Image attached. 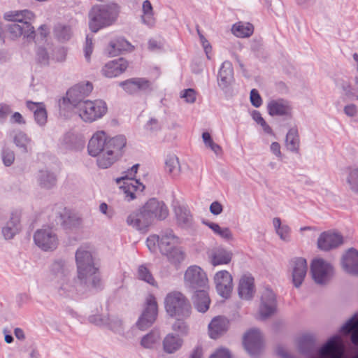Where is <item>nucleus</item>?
Instances as JSON below:
<instances>
[{
  "mask_svg": "<svg viewBox=\"0 0 358 358\" xmlns=\"http://www.w3.org/2000/svg\"><path fill=\"white\" fill-rule=\"evenodd\" d=\"M161 128L159 121L156 118H150L145 124V129L150 131H155Z\"/></svg>",
  "mask_w": 358,
  "mask_h": 358,
  "instance_id": "59",
  "label": "nucleus"
},
{
  "mask_svg": "<svg viewBox=\"0 0 358 358\" xmlns=\"http://www.w3.org/2000/svg\"><path fill=\"white\" fill-rule=\"evenodd\" d=\"M126 145V138L123 136H117L107 140L106 150L108 155H113L117 157L121 150Z\"/></svg>",
  "mask_w": 358,
  "mask_h": 358,
  "instance_id": "30",
  "label": "nucleus"
},
{
  "mask_svg": "<svg viewBox=\"0 0 358 358\" xmlns=\"http://www.w3.org/2000/svg\"><path fill=\"white\" fill-rule=\"evenodd\" d=\"M254 120L259 124L262 126L264 130L267 133H271V129L270 127L266 123L264 118L261 116V114L258 112H256L253 114Z\"/></svg>",
  "mask_w": 358,
  "mask_h": 358,
  "instance_id": "58",
  "label": "nucleus"
},
{
  "mask_svg": "<svg viewBox=\"0 0 358 358\" xmlns=\"http://www.w3.org/2000/svg\"><path fill=\"white\" fill-rule=\"evenodd\" d=\"M97 159V164L102 169L109 167L115 162L116 157L113 155H108L107 150L100 153Z\"/></svg>",
  "mask_w": 358,
  "mask_h": 358,
  "instance_id": "47",
  "label": "nucleus"
},
{
  "mask_svg": "<svg viewBox=\"0 0 358 358\" xmlns=\"http://www.w3.org/2000/svg\"><path fill=\"white\" fill-rule=\"evenodd\" d=\"M231 31L237 37L246 38L252 34L254 31V27L250 23L239 22L233 25Z\"/></svg>",
  "mask_w": 358,
  "mask_h": 358,
  "instance_id": "37",
  "label": "nucleus"
},
{
  "mask_svg": "<svg viewBox=\"0 0 358 358\" xmlns=\"http://www.w3.org/2000/svg\"><path fill=\"white\" fill-rule=\"evenodd\" d=\"M3 17L7 21L14 22L8 27L10 36L16 38L24 36L29 38L34 34V28L31 25V21L35 18V15L30 10H11L6 12Z\"/></svg>",
  "mask_w": 358,
  "mask_h": 358,
  "instance_id": "1",
  "label": "nucleus"
},
{
  "mask_svg": "<svg viewBox=\"0 0 358 358\" xmlns=\"http://www.w3.org/2000/svg\"><path fill=\"white\" fill-rule=\"evenodd\" d=\"M150 218L154 220H163L169 215V210L164 201L152 198L148 200L143 205Z\"/></svg>",
  "mask_w": 358,
  "mask_h": 358,
  "instance_id": "15",
  "label": "nucleus"
},
{
  "mask_svg": "<svg viewBox=\"0 0 358 358\" xmlns=\"http://www.w3.org/2000/svg\"><path fill=\"white\" fill-rule=\"evenodd\" d=\"M208 227L217 235L227 240H231L232 234L229 228H222L216 223H210Z\"/></svg>",
  "mask_w": 358,
  "mask_h": 358,
  "instance_id": "50",
  "label": "nucleus"
},
{
  "mask_svg": "<svg viewBox=\"0 0 358 358\" xmlns=\"http://www.w3.org/2000/svg\"><path fill=\"white\" fill-rule=\"evenodd\" d=\"M27 106L34 111L36 121L40 125H44L47 122L48 115L45 106L43 103L27 101Z\"/></svg>",
  "mask_w": 358,
  "mask_h": 358,
  "instance_id": "29",
  "label": "nucleus"
},
{
  "mask_svg": "<svg viewBox=\"0 0 358 358\" xmlns=\"http://www.w3.org/2000/svg\"><path fill=\"white\" fill-rule=\"evenodd\" d=\"M127 222L137 230L146 229L152 222L147 211L142 206L138 210L132 212L127 217Z\"/></svg>",
  "mask_w": 358,
  "mask_h": 358,
  "instance_id": "18",
  "label": "nucleus"
},
{
  "mask_svg": "<svg viewBox=\"0 0 358 358\" xmlns=\"http://www.w3.org/2000/svg\"><path fill=\"white\" fill-rule=\"evenodd\" d=\"M210 358H231L230 353L225 348L218 349Z\"/></svg>",
  "mask_w": 358,
  "mask_h": 358,
  "instance_id": "61",
  "label": "nucleus"
},
{
  "mask_svg": "<svg viewBox=\"0 0 358 358\" xmlns=\"http://www.w3.org/2000/svg\"><path fill=\"white\" fill-rule=\"evenodd\" d=\"M343 268L348 273L358 274V252L350 249L343 255L342 259Z\"/></svg>",
  "mask_w": 358,
  "mask_h": 358,
  "instance_id": "24",
  "label": "nucleus"
},
{
  "mask_svg": "<svg viewBox=\"0 0 358 358\" xmlns=\"http://www.w3.org/2000/svg\"><path fill=\"white\" fill-rule=\"evenodd\" d=\"M160 236L157 235L150 236L146 241L148 248L150 251H155L157 248V243L159 244Z\"/></svg>",
  "mask_w": 358,
  "mask_h": 358,
  "instance_id": "56",
  "label": "nucleus"
},
{
  "mask_svg": "<svg viewBox=\"0 0 358 358\" xmlns=\"http://www.w3.org/2000/svg\"><path fill=\"white\" fill-rule=\"evenodd\" d=\"M344 111L348 116L354 117L357 113V108L355 105L350 104L345 107Z\"/></svg>",
  "mask_w": 358,
  "mask_h": 358,
  "instance_id": "63",
  "label": "nucleus"
},
{
  "mask_svg": "<svg viewBox=\"0 0 358 358\" xmlns=\"http://www.w3.org/2000/svg\"><path fill=\"white\" fill-rule=\"evenodd\" d=\"M285 145L288 150L297 151L299 147L298 131L295 128L289 130L286 136Z\"/></svg>",
  "mask_w": 358,
  "mask_h": 358,
  "instance_id": "40",
  "label": "nucleus"
},
{
  "mask_svg": "<svg viewBox=\"0 0 358 358\" xmlns=\"http://www.w3.org/2000/svg\"><path fill=\"white\" fill-rule=\"evenodd\" d=\"M76 261L78 278L81 280L92 279L93 285H98L100 282L96 275L98 268L94 262L91 252L85 248H80L76 253Z\"/></svg>",
  "mask_w": 358,
  "mask_h": 358,
  "instance_id": "4",
  "label": "nucleus"
},
{
  "mask_svg": "<svg viewBox=\"0 0 358 358\" xmlns=\"http://www.w3.org/2000/svg\"><path fill=\"white\" fill-rule=\"evenodd\" d=\"M79 117L85 122H93L102 117L108 110L106 103L101 100L80 101L76 105Z\"/></svg>",
  "mask_w": 358,
  "mask_h": 358,
  "instance_id": "5",
  "label": "nucleus"
},
{
  "mask_svg": "<svg viewBox=\"0 0 358 358\" xmlns=\"http://www.w3.org/2000/svg\"><path fill=\"white\" fill-rule=\"evenodd\" d=\"M166 171L173 176H177L180 172L179 159L174 155H168L165 159Z\"/></svg>",
  "mask_w": 358,
  "mask_h": 358,
  "instance_id": "39",
  "label": "nucleus"
},
{
  "mask_svg": "<svg viewBox=\"0 0 358 358\" xmlns=\"http://www.w3.org/2000/svg\"><path fill=\"white\" fill-rule=\"evenodd\" d=\"M344 346L339 336H334L320 350V358H342Z\"/></svg>",
  "mask_w": 358,
  "mask_h": 358,
  "instance_id": "16",
  "label": "nucleus"
},
{
  "mask_svg": "<svg viewBox=\"0 0 358 358\" xmlns=\"http://www.w3.org/2000/svg\"><path fill=\"white\" fill-rule=\"evenodd\" d=\"M175 213L177 222L180 227H188L192 225L193 219L188 209L178 206L176 208Z\"/></svg>",
  "mask_w": 358,
  "mask_h": 358,
  "instance_id": "35",
  "label": "nucleus"
},
{
  "mask_svg": "<svg viewBox=\"0 0 358 358\" xmlns=\"http://www.w3.org/2000/svg\"><path fill=\"white\" fill-rule=\"evenodd\" d=\"M341 329L346 334L352 331L351 340L354 344L358 345V314L348 320Z\"/></svg>",
  "mask_w": 358,
  "mask_h": 358,
  "instance_id": "34",
  "label": "nucleus"
},
{
  "mask_svg": "<svg viewBox=\"0 0 358 358\" xmlns=\"http://www.w3.org/2000/svg\"><path fill=\"white\" fill-rule=\"evenodd\" d=\"M268 113L271 115H289L291 108L287 102L283 100L272 101L268 104Z\"/></svg>",
  "mask_w": 358,
  "mask_h": 358,
  "instance_id": "31",
  "label": "nucleus"
},
{
  "mask_svg": "<svg viewBox=\"0 0 358 358\" xmlns=\"http://www.w3.org/2000/svg\"><path fill=\"white\" fill-rule=\"evenodd\" d=\"M256 292L255 280L249 273L242 274L238 281L237 293L238 297L243 301H251Z\"/></svg>",
  "mask_w": 358,
  "mask_h": 358,
  "instance_id": "12",
  "label": "nucleus"
},
{
  "mask_svg": "<svg viewBox=\"0 0 358 358\" xmlns=\"http://www.w3.org/2000/svg\"><path fill=\"white\" fill-rule=\"evenodd\" d=\"M138 167V164L134 165L130 169H128L126 172L124 173V176H122L120 178H116V182L119 184L122 180H127V178L134 180L133 178L137 173Z\"/></svg>",
  "mask_w": 358,
  "mask_h": 358,
  "instance_id": "53",
  "label": "nucleus"
},
{
  "mask_svg": "<svg viewBox=\"0 0 358 358\" xmlns=\"http://www.w3.org/2000/svg\"><path fill=\"white\" fill-rule=\"evenodd\" d=\"M36 245L44 251L55 250L58 245V238L51 228L46 227L37 230L34 236Z\"/></svg>",
  "mask_w": 358,
  "mask_h": 358,
  "instance_id": "10",
  "label": "nucleus"
},
{
  "mask_svg": "<svg viewBox=\"0 0 358 358\" xmlns=\"http://www.w3.org/2000/svg\"><path fill=\"white\" fill-rule=\"evenodd\" d=\"M110 46L113 49V54L117 52L128 51L131 50V44L124 38H117L110 43Z\"/></svg>",
  "mask_w": 358,
  "mask_h": 358,
  "instance_id": "48",
  "label": "nucleus"
},
{
  "mask_svg": "<svg viewBox=\"0 0 358 358\" xmlns=\"http://www.w3.org/2000/svg\"><path fill=\"white\" fill-rule=\"evenodd\" d=\"M92 90V85L90 83L78 84L71 88L66 93L68 99L71 101L78 94L87 95Z\"/></svg>",
  "mask_w": 358,
  "mask_h": 358,
  "instance_id": "38",
  "label": "nucleus"
},
{
  "mask_svg": "<svg viewBox=\"0 0 358 358\" xmlns=\"http://www.w3.org/2000/svg\"><path fill=\"white\" fill-rule=\"evenodd\" d=\"M20 230V215L13 213L6 225L2 228V234L5 239H11Z\"/></svg>",
  "mask_w": 358,
  "mask_h": 358,
  "instance_id": "28",
  "label": "nucleus"
},
{
  "mask_svg": "<svg viewBox=\"0 0 358 358\" xmlns=\"http://www.w3.org/2000/svg\"><path fill=\"white\" fill-rule=\"evenodd\" d=\"M234 80L233 68L229 62L222 63L218 74V85L222 88L229 85Z\"/></svg>",
  "mask_w": 358,
  "mask_h": 358,
  "instance_id": "27",
  "label": "nucleus"
},
{
  "mask_svg": "<svg viewBox=\"0 0 358 358\" xmlns=\"http://www.w3.org/2000/svg\"><path fill=\"white\" fill-rule=\"evenodd\" d=\"M182 342L180 338L169 334L163 341L164 350L168 353H173L181 348Z\"/></svg>",
  "mask_w": 358,
  "mask_h": 358,
  "instance_id": "33",
  "label": "nucleus"
},
{
  "mask_svg": "<svg viewBox=\"0 0 358 358\" xmlns=\"http://www.w3.org/2000/svg\"><path fill=\"white\" fill-rule=\"evenodd\" d=\"M124 90L129 93H135L150 87L149 82L144 79H132L121 83Z\"/></svg>",
  "mask_w": 358,
  "mask_h": 358,
  "instance_id": "32",
  "label": "nucleus"
},
{
  "mask_svg": "<svg viewBox=\"0 0 358 358\" xmlns=\"http://www.w3.org/2000/svg\"><path fill=\"white\" fill-rule=\"evenodd\" d=\"M119 8L116 5L94 6L92 8L90 17V28L96 32L102 27L112 24L117 18Z\"/></svg>",
  "mask_w": 358,
  "mask_h": 358,
  "instance_id": "3",
  "label": "nucleus"
},
{
  "mask_svg": "<svg viewBox=\"0 0 358 358\" xmlns=\"http://www.w3.org/2000/svg\"><path fill=\"white\" fill-rule=\"evenodd\" d=\"M229 321L224 317H215L208 324V334L211 338L216 339L227 332Z\"/></svg>",
  "mask_w": 358,
  "mask_h": 358,
  "instance_id": "22",
  "label": "nucleus"
},
{
  "mask_svg": "<svg viewBox=\"0 0 358 358\" xmlns=\"http://www.w3.org/2000/svg\"><path fill=\"white\" fill-rule=\"evenodd\" d=\"M209 210L213 215H218L222 213L223 206L220 202L214 201L210 204Z\"/></svg>",
  "mask_w": 358,
  "mask_h": 358,
  "instance_id": "60",
  "label": "nucleus"
},
{
  "mask_svg": "<svg viewBox=\"0 0 358 358\" xmlns=\"http://www.w3.org/2000/svg\"><path fill=\"white\" fill-rule=\"evenodd\" d=\"M168 261L175 266L180 265L185 259L186 253L184 249L181 247L177 246L173 249L170 250L167 253H164Z\"/></svg>",
  "mask_w": 358,
  "mask_h": 358,
  "instance_id": "36",
  "label": "nucleus"
},
{
  "mask_svg": "<svg viewBox=\"0 0 358 358\" xmlns=\"http://www.w3.org/2000/svg\"><path fill=\"white\" fill-rule=\"evenodd\" d=\"M164 304L168 315L178 320L189 317L192 312L188 299L178 291L169 292L164 298Z\"/></svg>",
  "mask_w": 358,
  "mask_h": 358,
  "instance_id": "2",
  "label": "nucleus"
},
{
  "mask_svg": "<svg viewBox=\"0 0 358 358\" xmlns=\"http://www.w3.org/2000/svg\"><path fill=\"white\" fill-rule=\"evenodd\" d=\"M143 15L142 20L144 23L152 25L155 22L153 17V10L151 3L148 0H145L143 3L142 6Z\"/></svg>",
  "mask_w": 358,
  "mask_h": 358,
  "instance_id": "44",
  "label": "nucleus"
},
{
  "mask_svg": "<svg viewBox=\"0 0 358 358\" xmlns=\"http://www.w3.org/2000/svg\"><path fill=\"white\" fill-rule=\"evenodd\" d=\"M294 286L299 288L304 281L308 271L307 261L303 257H294L289 262Z\"/></svg>",
  "mask_w": 358,
  "mask_h": 358,
  "instance_id": "13",
  "label": "nucleus"
},
{
  "mask_svg": "<svg viewBox=\"0 0 358 358\" xmlns=\"http://www.w3.org/2000/svg\"><path fill=\"white\" fill-rule=\"evenodd\" d=\"M127 66V62L122 58H120L106 64L102 69V73L107 78H114L122 73Z\"/></svg>",
  "mask_w": 358,
  "mask_h": 358,
  "instance_id": "21",
  "label": "nucleus"
},
{
  "mask_svg": "<svg viewBox=\"0 0 358 358\" xmlns=\"http://www.w3.org/2000/svg\"><path fill=\"white\" fill-rule=\"evenodd\" d=\"M208 257L214 266L228 264L232 259V252L221 247L215 248L209 252Z\"/></svg>",
  "mask_w": 358,
  "mask_h": 358,
  "instance_id": "23",
  "label": "nucleus"
},
{
  "mask_svg": "<svg viewBox=\"0 0 358 358\" xmlns=\"http://www.w3.org/2000/svg\"><path fill=\"white\" fill-rule=\"evenodd\" d=\"M56 34L61 40H67L71 36V29L69 27H58L56 29Z\"/></svg>",
  "mask_w": 358,
  "mask_h": 358,
  "instance_id": "55",
  "label": "nucleus"
},
{
  "mask_svg": "<svg viewBox=\"0 0 358 358\" xmlns=\"http://www.w3.org/2000/svg\"><path fill=\"white\" fill-rule=\"evenodd\" d=\"M107 143L106 134L103 131L96 132L88 144V152L92 156H97L100 153L106 151V144Z\"/></svg>",
  "mask_w": 358,
  "mask_h": 358,
  "instance_id": "20",
  "label": "nucleus"
},
{
  "mask_svg": "<svg viewBox=\"0 0 358 358\" xmlns=\"http://www.w3.org/2000/svg\"><path fill=\"white\" fill-rule=\"evenodd\" d=\"M13 141L15 145L23 152H28V148L31 143V139L26 134L22 131L17 132L14 136Z\"/></svg>",
  "mask_w": 358,
  "mask_h": 358,
  "instance_id": "41",
  "label": "nucleus"
},
{
  "mask_svg": "<svg viewBox=\"0 0 358 358\" xmlns=\"http://www.w3.org/2000/svg\"><path fill=\"white\" fill-rule=\"evenodd\" d=\"M158 306L153 295H149L145 300V308L140 317L137 326L141 329L150 327L155 321L157 315Z\"/></svg>",
  "mask_w": 358,
  "mask_h": 358,
  "instance_id": "11",
  "label": "nucleus"
},
{
  "mask_svg": "<svg viewBox=\"0 0 358 358\" xmlns=\"http://www.w3.org/2000/svg\"><path fill=\"white\" fill-rule=\"evenodd\" d=\"M38 177L40 185L45 188L51 187L56 182L55 176L47 171H40Z\"/></svg>",
  "mask_w": 358,
  "mask_h": 358,
  "instance_id": "45",
  "label": "nucleus"
},
{
  "mask_svg": "<svg viewBox=\"0 0 358 358\" xmlns=\"http://www.w3.org/2000/svg\"><path fill=\"white\" fill-rule=\"evenodd\" d=\"M185 286L192 290L207 289L208 279L205 271L196 265L189 266L184 273Z\"/></svg>",
  "mask_w": 358,
  "mask_h": 358,
  "instance_id": "7",
  "label": "nucleus"
},
{
  "mask_svg": "<svg viewBox=\"0 0 358 358\" xmlns=\"http://www.w3.org/2000/svg\"><path fill=\"white\" fill-rule=\"evenodd\" d=\"M243 343L250 355L259 353L263 345V338L259 330L252 329L248 331L244 335Z\"/></svg>",
  "mask_w": 358,
  "mask_h": 358,
  "instance_id": "17",
  "label": "nucleus"
},
{
  "mask_svg": "<svg viewBox=\"0 0 358 358\" xmlns=\"http://www.w3.org/2000/svg\"><path fill=\"white\" fill-rule=\"evenodd\" d=\"M250 101L252 104L257 108L262 104V98L258 91L255 89L252 90L250 92Z\"/></svg>",
  "mask_w": 358,
  "mask_h": 358,
  "instance_id": "57",
  "label": "nucleus"
},
{
  "mask_svg": "<svg viewBox=\"0 0 358 358\" xmlns=\"http://www.w3.org/2000/svg\"><path fill=\"white\" fill-rule=\"evenodd\" d=\"M180 243V238L172 231H166L160 236L159 248L162 254L176 248Z\"/></svg>",
  "mask_w": 358,
  "mask_h": 358,
  "instance_id": "25",
  "label": "nucleus"
},
{
  "mask_svg": "<svg viewBox=\"0 0 358 358\" xmlns=\"http://www.w3.org/2000/svg\"><path fill=\"white\" fill-rule=\"evenodd\" d=\"M92 39L90 38L88 36L86 38V44L85 47V57L87 60L90 59V56L92 53Z\"/></svg>",
  "mask_w": 358,
  "mask_h": 358,
  "instance_id": "62",
  "label": "nucleus"
},
{
  "mask_svg": "<svg viewBox=\"0 0 358 358\" xmlns=\"http://www.w3.org/2000/svg\"><path fill=\"white\" fill-rule=\"evenodd\" d=\"M38 59L41 64H47L48 57L45 50H40L38 52Z\"/></svg>",
  "mask_w": 358,
  "mask_h": 358,
  "instance_id": "64",
  "label": "nucleus"
},
{
  "mask_svg": "<svg viewBox=\"0 0 358 358\" xmlns=\"http://www.w3.org/2000/svg\"><path fill=\"white\" fill-rule=\"evenodd\" d=\"M343 236L334 231H324L320 234L317 240V247L320 250L327 252L341 245Z\"/></svg>",
  "mask_w": 358,
  "mask_h": 358,
  "instance_id": "14",
  "label": "nucleus"
},
{
  "mask_svg": "<svg viewBox=\"0 0 358 358\" xmlns=\"http://www.w3.org/2000/svg\"><path fill=\"white\" fill-rule=\"evenodd\" d=\"M346 182L352 191L358 192V166L348 169Z\"/></svg>",
  "mask_w": 358,
  "mask_h": 358,
  "instance_id": "43",
  "label": "nucleus"
},
{
  "mask_svg": "<svg viewBox=\"0 0 358 358\" xmlns=\"http://www.w3.org/2000/svg\"><path fill=\"white\" fill-rule=\"evenodd\" d=\"M180 97L184 99L187 103H192L196 100V92L191 88L184 90L180 93Z\"/></svg>",
  "mask_w": 358,
  "mask_h": 358,
  "instance_id": "52",
  "label": "nucleus"
},
{
  "mask_svg": "<svg viewBox=\"0 0 358 358\" xmlns=\"http://www.w3.org/2000/svg\"><path fill=\"white\" fill-rule=\"evenodd\" d=\"M277 311V299L275 293L269 288H265L261 293L260 304L257 318L262 320L272 317Z\"/></svg>",
  "mask_w": 358,
  "mask_h": 358,
  "instance_id": "8",
  "label": "nucleus"
},
{
  "mask_svg": "<svg viewBox=\"0 0 358 358\" xmlns=\"http://www.w3.org/2000/svg\"><path fill=\"white\" fill-rule=\"evenodd\" d=\"M202 138L205 143V145L211 149V150L217 155H219L222 152L220 146L216 144L212 139L210 134L208 132H203L202 134Z\"/></svg>",
  "mask_w": 358,
  "mask_h": 358,
  "instance_id": "49",
  "label": "nucleus"
},
{
  "mask_svg": "<svg viewBox=\"0 0 358 358\" xmlns=\"http://www.w3.org/2000/svg\"><path fill=\"white\" fill-rule=\"evenodd\" d=\"M310 266L312 278L318 285L327 283L334 274L331 264L321 257L313 259Z\"/></svg>",
  "mask_w": 358,
  "mask_h": 358,
  "instance_id": "6",
  "label": "nucleus"
},
{
  "mask_svg": "<svg viewBox=\"0 0 358 358\" xmlns=\"http://www.w3.org/2000/svg\"><path fill=\"white\" fill-rule=\"evenodd\" d=\"M213 282L217 294L224 299H229L234 288L232 275L227 270H220L213 276Z\"/></svg>",
  "mask_w": 358,
  "mask_h": 358,
  "instance_id": "9",
  "label": "nucleus"
},
{
  "mask_svg": "<svg viewBox=\"0 0 358 358\" xmlns=\"http://www.w3.org/2000/svg\"><path fill=\"white\" fill-rule=\"evenodd\" d=\"M273 224L275 230L280 239L284 241H289V228L287 225H282L280 220L275 217L273 220Z\"/></svg>",
  "mask_w": 358,
  "mask_h": 358,
  "instance_id": "42",
  "label": "nucleus"
},
{
  "mask_svg": "<svg viewBox=\"0 0 358 358\" xmlns=\"http://www.w3.org/2000/svg\"><path fill=\"white\" fill-rule=\"evenodd\" d=\"M138 273L140 279L153 286H157L155 279L153 278L150 271L145 266L143 265L140 266L138 269Z\"/></svg>",
  "mask_w": 358,
  "mask_h": 358,
  "instance_id": "51",
  "label": "nucleus"
},
{
  "mask_svg": "<svg viewBox=\"0 0 358 358\" xmlns=\"http://www.w3.org/2000/svg\"><path fill=\"white\" fill-rule=\"evenodd\" d=\"M160 340L159 334L152 331L145 336L141 340V345L145 348H153Z\"/></svg>",
  "mask_w": 358,
  "mask_h": 358,
  "instance_id": "46",
  "label": "nucleus"
},
{
  "mask_svg": "<svg viewBox=\"0 0 358 358\" xmlns=\"http://www.w3.org/2000/svg\"><path fill=\"white\" fill-rule=\"evenodd\" d=\"M2 159L6 166H10L15 160V154L13 151L9 149H4L2 152Z\"/></svg>",
  "mask_w": 358,
  "mask_h": 358,
  "instance_id": "54",
  "label": "nucleus"
},
{
  "mask_svg": "<svg viewBox=\"0 0 358 358\" xmlns=\"http://www.w3.org/2000/svg\"><path fill=\"white\" fill-rule=\"evenodd\" d=\"M122 181L123 185L120 187V189L123 194L124 199L127 201L136 199L145 189L144 185L137 180L127 178V180Z\"/></svg>",
  "mask_w": 358,
  "mask_h": 358,
  "instance_id": "19",
  "label": "nucleus"
},
{
  "mask_svg": "<svg viewBox=\"0 0 358 358\" xmlns=\"http://www.w3.org/2000/svg\"><path fill=\"white\" fill-rule=\"evenodd\" d=\"M194 308L200 313H206L210 306V299L206 289H201L195 291L192 297Z\"/></svg>",
  "mask_w": 358,
  "mask_h": 358,
  "instance_id": "26",
  "label": "nucleus"
}]
</instances>
